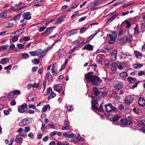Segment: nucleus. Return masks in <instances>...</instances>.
I'll list each match as a JSON object with an SVG mask.
<instances>
[{"label":"nucleus","mask_w":145,"mask_h":145,"mask_svg":"<svg viewBox=\"0 0 145 145\" xmlns=\"http://www.w3.org/2000/svg\"><path fill=\"white\" fill-rule=\"evenodd\" d=\"M46 28V26L44 25L43 27H41L39 29V32H42L45 30Z\"/></svg>","instance_id":"3c124183"},{"label":"nucleus","mask_w":145,"mask_h":145,"mask_svg":"<svg viewBox=\"0 0 145 145\" xmlns=\"http://www.w3.org/2000/svg\"><path fill=\"white\" fill-rule=\"evenodd\" d=\"M121 118V116L117 114L114 115L113 118L112 120L113 121H117Z\"/></svg>","instance_id":"c756f323"},{"label":"nucleus","mask_w":145,"mask_h":145,"mask_svg":"<svg viewBox=\"0 0 145 145\" xmlns=\"http://www.w3.org/2000/svg\"><path fill=\"white\" fill-rule=\"evenodd\" d=\"M133 98L131 96L126 97L125 100V103L127 105H129L132 103L133 101Z\"/></svg>","instance_id":"0eeeda50"},{"label":"nucleus","mask_w":145,"mask_h":145,"mask_svg":"<svg viewBox=\"0 0 145 145\" xmlns=\"http://www.w3.org/2000/svg\"><path fill=\"white\" fill-rule=\"evenodd\" d=\"M99 110L101 112H104L105 110L107 113H112L115 112L116 108L113 106L111 103H108L104 105L103 107V104H101L99 108Z\"/></svg>","instance_id":"f03ea898"},{"label":"nucleus","mask_w":145,"mask_h":145,"mask_svg":"<svg viewBox=\"0 0 145 145\" xmlns=\"http://www.w3.org/2000/svg\"><path fill=\"white\" fill-rule=\"evenodd\" d=\"M142 64H137L134 65V67L136 69H138L142 66Z\"/></svg>","instance_id":"58836bf2"},{"label":"nucleus","mask_w":145,"mask_h":145,"mask_svg":"<svg viewBox=\"0 0 145 145\" xmlns=\"http://www.w3.org/2000/svg\"><path fill=\"white\" fill-rule=\"evenodd\" d=\"M59 84L56 85L54 86V90L59 93L61 92V87L59 86Z\"/></svg>","instance_id":"cd10ccee"},{"label":"nucleus","mask_w":145,"mask_h":145,"mask_svg":"<svg viewBox=\"0 0 145 145\" xmlns=\"http://www.w3.org/2000/svg\"><path fill=\"white\" fill-rule=\"evenodd\" d=\"M50 107L49 105H44L43 107L42 110V112H44L46 111V110L48 109L49 110H50Z\"/></svg>","instance_id":"4be33fe9"},{"label":"nucleus","mask_w":145,"mask_h":145,"mask_svg":"<svg viewBox=\"0 0 145 145\" xmlns=\"http://www.w3.org/2000/svg\"><path fill=\"white\" fill-rule=\"evenodd\" d=\"M100 4V2L99 1H94L92 3L91 7L92 8L94 7L98 6Z\"/></svg>","instance_id":"473e14b6"},{"label":"nucleus","mask_w":145,"mask_h":145,"mask_svg":"<svg viewBox=\"0 0 145 145\" xmlns=\"http://www.w3.org/2000/svg\"><path fill=\"white\" fill-rule=\"evenodd\" d=\"M126 39L127 41L131 42L133 39L132 37L131 36L129 35L127 37Z\"/></svg>","instance_id":"79ce46f5"},{"label":"nucleus","mask_w":145,"mask_h":145,"mask_svg":"<svg viewBox=\"0 0 145 145\" xmlns=\"http://www.w3.org/2000/svg\"><path fill=\"white\" fill-rule=\"evenodd\" d=\"M79 14V12L78 11H77L76 12H75L71 16V18H74L75 16H76L77 14Z\"/></svg>","instance_id":"69168bd1"},{"label":"nucleus","mask_w":145,"mask_h":145,"mask_svg":"<svg viewBox=\"0 0 145 145\" xmlns=\"http://www.w3.org/2000/svg\"><path fill=\"white\" fill-rule=\"evenodd\" d=\"M7 14L6 12H3L0 14V18L5 17Z\"/></svg>","instance_id":"a19ab883"},{"label":"nucleus","mask_w":145,"mask_h":145,"mask_svg":"<svg viewBox=\"0 0 145 145\" xmlns=\"http://www.w3.org/2000/svg\"><path fill=\"white\" fill-rule=\"evenodd\" d=\"M14 95H20L21 93V92L20 91L18 90H16L14 91Z\"/></svg>","instance_id":"09e8293b"},{"label":"nucleus","mask_w":145,"mask_h":145,"mask_svg":"<svg viewBox=\"0 0 145 145\" xmlns=\"http://www.w3.org/2000/svg\"><path fill=\"white\" fill-rule=\"evenodd\" d=\"M78 30V29L72 30L68 32L67 34V35L68 36H70L72 35L76 34L77 33Z\"/></svg>","instance_id":"2eb2a0df"},{"label":"nucleus","mask_w":145,"mask_h":145,"mask_svg":"<svg viewBox=\"0 0 145 145\" xmlns=\"http://www.w3.org/2000/svg\"><path fill=\"white\" fill-rule=\"evenodd\" d=\"M52 72L53 75L55 76L57 74V72L56 71V68L55 66L54 65H53L52 66Z\"/></svg>","instance_id":"a878e982"},{"label":"nucleus","mask_w":145,"mask_h":145,"mask_svg":"<svg viewBox=\"0 0 145 145\" xmlns=\"http://www.w3.org/2000/svg\"><path fill=\"white\" fill-rule=\"evenodd\" d=\"M127 80L131 83H133L135 82L137 80L136 78H133L130 76H129L127 78Z\"/></svg>","instance_id":"5701e85b"},{"label":"nucleus","mask_w":145,"mask_h":145,"mask_svg":"<svg viewBox=\"0 0 145 145\" xmlns=\"http://www.w3.org/2000/svg\"><path fill=\"white\" fill-rule=\"evenodd\" d=\"M18 112L21 113H23L25 111L24 109L21 107L18 108Z\"/></svg>","instance_id":"c03bdc74"},{"label":"nucleus","mask_w":145,"mask_h":145,"mask_svg":"<svg viewBox=\"0 0 145 145\" xmlns=\"http://www.w3.org/2000/svg\"><path fill=\"white\" fill-rule=\"evenodd\" d=\"M97 32L96 33H95L93 35H91L90 36H89V37H88V39L86 40V42H89V41L91 40L93 38L94 36L97 34Z\"/></svg>","instance_id":"72a5a7b5"},{"label":"nucleus","mask_w":145,"mask_h":145,"mask_svg":"<svg viewBox=\"0 0 145 145\" xmlns=\"http://www.w3.org/2000/svg\"><path fill=\"white\" fill-rule=\"evenodd\" d=\"M56 95L54 93H52L48 97V99L49 100L50 99H51L53 98L56 96Z\"/></svg>","instance_id":"e433bc0d"},{"label":"nucleus","mask_w":145,"mask_h":145,"mask_svg":"<svg viewBox=\"0 0 145 145\" xmlns=\"http://www.w3.org/2000/svg\"><path fill=\"white\" fill-rule=\"evenodd\" d=\"M65 55V54L64 52H62V53H60L59 54V56L60 57H64Z\"/></svg>","instance_id":"338daca9"},{"label":"nucleus","mask_w":145,"mask_h":145,"mask_svg":"<svg viewBox=\"0 0 145 145\" xmlns=\"http://www.w3.org/2000/svg\"><path fill=\"white\" fill-rule=\"evenodd\" d=\"M120 76L122 80H124L128 76L127 73L126 72H123L120 73Z\"/></svg>","instance_id":"6ab92c4d"},{"label":"nucleus","mask_w":145,"mask_h":145,"mask_svg":"<svg viewBox=\"0 0 145 145\" xmlns=\"http://www.w3.org/2000/svg\"><path fill=\"white\" fill-rule=\"evenodd\" d=\"M30 38L29 37L27 36L24 37L23 38V40L24 41H27L30 40Z\"/></svg>","instance_id":"5fc2aeb1"},{"label":"nucleus","mask_w":145,"mask_h":145,"mask_svg":"<svg viewBox=\"0 0 145 145\" xmlns=\"http://www.w3.org/2000/svg\"><path fill=\"white\" fill-rule=\"evenodd\" d=\"M21 13H20L17 14L16 16L13 18V20H18L21 16Z\"/></svg>","instance_id":"c9c22d12"},{"label":"nucleus","mask_w":145,"mask_h":145,"mask_svg":"<svg viewBox=\"0 0 145 145\" xmlns=\"http://www.w3.org/2000/svg\"><path fill=\"white\" fill-rule=\"evenodd\" d=\"M93 92L94 94L97 96L100 93V91L97 89L96 87H93L92 88Z\"/></svg>","instance_id":"a211bd4d"},{"label":"nucleus","mask_w":145,"mask_h":145,"mask_svg":"<svg viewBox=\"0 0 145 145\" xmlns=\"http://www.w3.org/2000/svg\"><path fill=\"white\" fill-rule=\"evenodd\" d=\"M121 123L123 125H131L132 123V121L130 120L126 119H121L120 120Z\"/></svg>","instance_id":"6e6552de"},{"label":"nucleus","mask_w":145,"mask_h":145,"mask_svg":"<svg viewBox=\"0 0 145 145\" xmlns=\"http://www.w3.org/2000/svg\"><path fill=\"white\" fill-rule=\"evenodd\" d=\"M18 36H14L12 38V40L13 42H15L18 39Z\"/></svg>","instance_id":"49530a36"},{"label":"nucleus","mask_w":145,"mask_h":145,"mask_svg":"<svg viewBox=\"0 0 145 145\" xmlns=\"http://www.w3.org/2000/svg\"><path fill=\"white\" fill-rule=\"evenodd\" d=\"M0 48L2 51V50H6L7 48V45H3L0 46Z\"/></svg>","instance_id":"a18cd8bd"},{"label":"nucleus","mask_w":145,"mask_h":145,"mask_svg":"<svg viewBox=\"0 0 145 145\" xmlns=\"http://www.w3.org/2000/svg\"><path fill=\"white\" fill-rule=\"evenodd\" d=\"M45 76L47 78V80L48 81L50 82L52 81L53 78L52 75L50 73H47L45 75Z\"/></svg>","instance_id":"aec40b11"},{"label":"nucleus","mask_w":145,"mask_h":145,"mask_svg":"<svg viewBox=\"0 0 145 145\" xmlns=\"http://www.w3.org/2000/svg\"><path fill=\"white\" fill-rule=\"evenodd\" d=\"M25 6L24 4H23V5H22V4H20L19 5L18 7L17 8L18 10H20V9H22L24 8Z\"/></svg>","instance_id":"e2e57ef3"},{"label":"nucleus","mask_w":145,"mask_h":145,"mask_svg":"<svg viewBox=\"0 0 145 145\" xmlns=\"http://www.w3.org/2000/svg\"><path fill=\"white\" fill-rule=\"evenodd\" d=\"M86 30V27H83L80 29V33L81 34H82Z\"/></svg>","instance_id":"0e129e2a"},{"label":"nucleus","mask_w":145,"mask_h":145,"mask_svg":"<svg viewBox=\"0 0 145 145\" xmlns=\"http://www.w3.org/2000/svg\"><path fill=\"white\" fill-rule=\"evenodd\" d=\"M14 94L13 91H11L9 93L8 96V99L10 100H12L14 96Z\"/></svg>","instance_id":"b1692460"},{"label":"nucleus","mask_w":145,"mask_h":145,"mask_svg":"<svg viewBox=\"0 0 145 145\" xmlns=\"http://www.w3.org/2000/svg\"><path fill=\"white\" fill-rule=\"evenodd\" d=\"M20 107L22 108H23L25 109L27 108V104L26 103H24L22 105H21L20 106Z\"/></svg>","instance_id":"13d9d810"},{"label":"nucleus","mask_w":145,"mask_h":145,"mask_svg":"<svg viewBox=\"0 0 145 145\" xmlns=\"http://www.w3.org/2000/svg\"><path fill=\"white\" fill-rule=\"evenodd\" d=\"M0 63L2 64H5L7 61H9V59L8 58H4L1 60Z\"/></svg>","instance_id":"bb28decb"},{"label":"nucleus","mask_w":145,"mask_h":145,"mask_svg":"<svg viewBox=\"0 0 145 145\" xmlns=\"http://www.w3.org/2000/svg\"><path fill=\"white\" fill-rule=\"evenodd\" d=\"M35 99V97L33 95H30L28 96V99L29 101H33Z\"/></svg>","instance_id":"4c0bfd02"},{"label":"nucleus","mask_w":145,"mask_h":145,"mask_svg":"<svg viewBox=\"0 0 145 145\" xmlns=\"http://www.w3.org/2000/svg\"><path fill=\"white\" fill-rule=\"evenodd\" d=\"M138 123L140 125L144 126L145 127V121L140 120L138 121Z\"/></svg>","instance_id":"8fccbe9b"},{"label":"nucleus","mask_w":145,"mask_h":145,"mask_svg":"<svg viewBox=\"0 0 145 145\" xmlns=\"http://www.w3.org/2000/svg\"><path fill=\"white\" fill-rule=\"evenodd\" d=\"M45 0H35L34 1V6H41V5L44 2Z\"/></svg>","instance_id":"9b49d317"},{"label":"nucleus","mask_w":145,"mask_h":145,"mask_svg":"<svg viewBox=\"0 0 145 145\" xmlns=\"http://www.w3.org/2000/svg\"><path fill=\"white\" fill-rule=\"evenodd\" d=\"M93 46L91 44H88L85 45L84 47H83L82 49L83 50H86L88 51H91L93 50Z\"/></svg>","instance_id":"1a4fd4ad"},{"label":"nucleus","mask_w":145,"mask_h":145,"mask_svg":"<svg viewBox=\"0 0 145 145\" xmlns=\"http://www.w3.org/2000/svg\"><path fill=\"white\" fill-rule=\"evenodd\" d=\"M117 35L116 32H112L109 34L110 39L109 41V43L110 44H113L115 42L116 39Z\"/></svg>","instance_id":"39448f33"},{"label":"nucleus","mask_w":145,"mask_h":145,"mask_svg":"<svg viewBox=\"0 0 145 145\" xmlns=\"http://www.w3.org/2000/svg\"><path fill=\"white\" fill-rule=\"evenodd\" d=\"M25 42L23 44H18L17 45V47L20 49H23L24 48V46L25 45Z\"/></svg>","instance_id":"ea45409f"},{"label":"nucleus","mask_w":145,"mask_h":145,"mask_svg":"<svg viewBox=\"0 0 145 145\" xmlns=\"http://www.w3.org/2000/svg\"><path fill=\"white\" fill-rule=\"evenodd\" d=\"M66 122L67 123H65L64 124L65 125L63 126L62 127V129L63 130H69L70 129L69 126V122L68 121H67Z\"/></svg>","instance_id":"412c9836"},{"label":"nucleus","mask_w":145,"mask_h":145,"mask_svg":"<svg viewBox=\"0 0 145 145\" xmlns=\"http://www.w3.org/2000/svg\"><path fill=\"white\" fill-rule=\"evenodd\" d=\"M64 18L65 17L63 16L60 17L55 22L54 24H57L59 23H61Z\"/></svg>","instance_id":"c85d7f7f"},{"label":"nucleus","mask_w":145,"mask_h":145,"mask_svg":"<svg viewBox=\"0 0 145 145\" xmlns=\"http://www.w3.org/2000/svg\"><path fill=\"white\" fill-rule=\"evenodd\" d=\"M138 103L140 106H143L145 105V100L141 97H139Z\"/></svg>","instance_id":"dca6fc26"},{"label":"nucleus","mask_w":145,"mask_h":145,"mask_svg":"<svg viewBox=\"0 0 145 145\" xmlns=\"http://www.w3.org/2000/svg\"><path fill=\"white\" fill-rule=\"evenodd\" d=\"M17 132L19 133V136L24 137L26 136L27 134L25 132L23 131V129L22 128H20L17 131Z\"/></svg>","instance_id":"4468645a"},{"label":"nucleus","mask_w":145,"mask_h":145,"mask_svg":"<svg viewBox=\"0 0 145 145\" xmlns=\"http://www.w3.org/2000/svg\"><path fill=\"white\" fill-rule=\"evenodd\" d=\"M22 58L24 59H26L29 57V55L26 53H23L21 54Z\"/></svg>","instance_id":"f704fd0d"},{"label":"nucleus","mask_w":145,"mask_h":145,"mask_svg":"<svg viewBox=\"0 0 145 145\" xmlns=\"http://www.w3.org/2000/svg\"><path fill=\"white\" fill-rule=\"evenodd\" d=\"M121 59H125L127 58V57L128 56L127 55H125L123 53H121Z\"/></svg>","instance_id":"37998d69"},{"label":"nucleus","mask_w":145,"mask_h":145,"mask_svg":"<svg viewBox=\"0 0 145 145\" xmlns=\"http://www.w3.org/2000/svg\"><path fill=\"white\" fill-rule=\"evenodd\" d=\"M139 83V82L138 81L137 82H135V84L133 85L132 87H131V88L133 89H134L137 86V85Z\"/></svg>","instance_id":"4d7b16f0"},{"label":"nucleus","mask_w":145,"mask_h":145,"mask_svg":"<svg viewBox=\"0 0 145 145\" xmlns=\"http://www.w3.org/2000/svg\"><path fill=\"white\" fill-rule=\"evenodd\" d=\"M28 136L31 139H34V135L33 133H29L28 135Z\"/></svg>","instance_id":"bf43d9fd"},{"label":"nucleus","mask_w":145,"mask_h":145,"mask_svg":"<svg viewBox=\"0 0 145 145\" xmlns=\"http://www.w3.org/2000/svg\"><path fill=\"white\" fill-rule=\"evenodd\" d=\"M116 51L114 50L111 53L110 58L111 61H115L116 60Z\"/></svg>","instance_id":"9d476101"},{"label":"nucleus","mask_w":145,"mask_h":145,"mask_svg":"<svg viewBox=\"0 0 145 145\" xmlns=\"http://www.w3.org/2000/svg\"><path fill=\"white\" fill-rule=\"evenodd\" d=\"M118 16V14H116L114 15L112 17L110 18L107 21V23H110L114 19Z\"/></svg>","instance_id":"7c9ffc66"},{"label":"nucleus","mask_w":145,"mask_h":145,"mask_svg":"<svg viewBox=\"0 0 145 145\" xmlns=\"http://www.w3.org/2000/svg\"><path fill=\"white\" fill-rule=\"evenodd\" d=\"M135 54L137 57L142 56L141 54L138 51H135Z\"/></svg>","instance_id":"680f3d73"},{"label":"nucleus","mask_w":145,"mask_h":145,"mask_svg":"<svg viewBox=\"0 0 145 145\" xmlns=\"http://www.w3.org/2000/svg\"><path fill=\"white\" fill-rule=\"evenodd\" d=\"M43 68L42 67H41L38 71V73L40 74H41L42 73L43 71Z\"/></svg>","instance_id":"052dcab7"},{"label":"nucleus","mask_w":145,"mask_h":145,"mask_svg":"<svg viewBox=\"0 0 145 145\" xmlns=\"http://www.w3.org/2000/svg\"><path fill=\"white\" fill-rule=\"evenodd\" d=\"M12 25V24L9 22H7L5 24V25L7 27H10Z\"/></svg>","instance_id":"864d4df0"},{"label":"nucleus","mask_w":145,"mask_h":145,"mask_svg":"<svg viewBox=\"0 0 145 145\" xmlns=\"http://www.w3.org/2000/svg\"><path fill=\"white\" fill-rule=\"evenodd\" d=\"M35 50V51H30L29 53L31 56H36Z\"/></svg>","instance_id":"de8ad7c7"},{"label":"nucleus","mask_w":145,"mask_h":145,"mask_svg":"<svg viewBox=\"0 0 145 145\" xmlns=\"http://www.w3.org/2000/svg\"><path fill=\"white\" fill-rule=\"evenodd\" d=\"M125 22L127 25L126 27L127 28H129L131 26L130 23L128 21L125 20Z\"/></svg>","instance_id":"603ef678"},{"label":"nucleus","mask_w":145,"mask_h":145,"mask_svg":"<svg viewBox=\"0 0 145 145\" xmlns=\"http://www.w3.org/2000/svg\"><path fill=\"white\" fill-rule=\"evenodd\" d=\"M19 135H17L15 139V141L16 142L18 143H20L22 142L23 139L21 137H19Z\"/></svg>","instance_id":"f3484780"},{"label":"nucleus","mask_w":145,"mask_h":145,"mask_svg":"<svg viewBox=\"0 0 145 145\" xmlns=\"http://www.w3.org/2000/svg\"><path fill=\"white\" fill-rule=\"evenodd\" d=\"M123 87V86L122 84L120 83H118L116 85V89L118 90L121 89Z\"/></svg>","instance_id":"2f4dec72"},{"label":"nucleus","mask_w":145,"mask_h":145,"mask_svg":"<svg viewBox=\"0 0 145 145\" xmlns=\"http://www.w3.org/2000/svg\"><path fill=\"white\" fill-rule=\"evenodd\" d=\"M85 78L87 81L91 82L94 85L97 86L100 83L99 79L93 73L89 72L86 74Z\"/></svg>","instance_id":"f257e3e1"},{"label":"nucleus","mask_w":145,"mask_h":145,"mask_svg":"<svg viewBox=\"0 0 145 145\" xmlns=\"http://www.w3.org/2000/svg\"><path fill=\"white\" fill-rule=\"evenodd\" d=\"M91 97L92 98L91 103L93 108L95 110H99V108L96 105L98 103L97 97L96 96H91Z\"/></svg>","instance_id":"20e7f679"},{"label":"nucleus","mask_w":145,"mask_h":145,"mask_svg":"<svg viewBox=\"0 0 145 145\" xmlns=\"http://www.w3.org/2000/svg\"><path fill=\"white\" fill-rule=\"evenodd\" d=\"M36 56H39L40 58H42L43 56L46 54L47 51L46 50L42 51L41 49H38L35 50Z\"/></svg>","instance_id":"7ed1b4c3"},{"label":"nucleus","mask_w":145,"mask_h":145,"mask_svg":"<svg viewBox=\"0 0 145 145\" xmlns=\"http://www.w3.org/2000/svg\"><path fill=\"white\" fill-rule=\"evenodd\" d=\"M63 134V136H64L65 137L68 138H72L74 136V135L73 134H68L66 132H64Z\"/></svg>","instance_id":"393cba45"},{"label":"nucleus","mask_w":145,"mask_h":145,"mask_svg":"<svg viewBox=\"0 0 145 145\" xmlns=\"http://www.w3.org/2000/svg\"><path fill=\"white\" fill-rule=\"evenodd\" d=\"M30 15V13L29 12L24 13L22 15L23 19L25 20H29L31 18Z\"/></svg>","instance_id":"f8f14e48"},{"label":"nucleus","mask_w":145,"mask_h":145,"mask_svg":"<svg viewBox=\"0 0 145 145\" xmlns=\"http://www.w3.org/2000/svg\"><path fill=\"white\" fill-rule=\"evenodd\" d=\"M48 140V136H46L42 138V140L44 142H46Z\"/></svg>","instance_id":"774afa93"},{"label":"nucleus","mask_w":145,"mask_h":145,"mask_svg":"<svg viewBox=\"0 0 145 145\" xmlns=\"http://www.w3.org/2000/svg\"><path fill=\"white\" fill-rule=\"evenodd\" d=\"M54 28V26H52L47 28L46 30L44 32V33L48 35L52 32Z\"/></svg>","instance_id":"ddd939ff"},{"label":"nucleus","mask_w":145,"mask_h":145,"mask_svg":"<svg viewBox=\"0 0 145 145\" xmlns=\"http://www.w3.org/2000/svg\"><path fill=\"white\" fill-rule=\"evenodd\" d=\"M46 129L45 125L44 123H43L42 124L41 129L42 131H44Z\"/></svg>","instance_id":"6e6d98bb"},{"label":"nucleus","mask_w":145,"mask_h":145,"mask_svg":"<svg viewBox=\"0 0 145 145\" xmlns=\"http://www.w3.org/2000/svg\"><path fill=\"white\" fill-rule=\"evenodd\" d=\"M30 123V121L28 119L25 118L23 119L19 124L20 127H23L29 124Z\"/></svg>","instance_id":"423d86ee"}]
</instances>
